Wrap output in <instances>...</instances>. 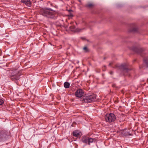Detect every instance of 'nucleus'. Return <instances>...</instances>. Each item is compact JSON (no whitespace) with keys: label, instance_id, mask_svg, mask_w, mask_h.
<instances>
[{"label":"nucleus","instance_id":"nucleus-21","mask_svg":"<svg viewBox=\"0 0 148 148\" xmlns=\"http://www.w3.org/2000/svg\"><path fill=\"white\" fill-rule=\"evenodd\" d=\"M82 38L83 40H84L85 39V38L84 37H82Z\"/></svg>","mask_w":148,"mask_h":148},{"label":"nucleus","instance_id":"nucleus-19","mask_svg":"<svg viewBox=\"0 0 148 148\" xmlns=\"http://www.w3.org/2000/svg\"><path fill=\"white\" fill-rule=\"evenodd\" d=\"M110 74H112L113 73L111 71L110 72Z\"/></svg>","mask_w":148,"mask_h":148},{"label":"nucleus","instance_id":"nucleus-13","mask_svg":"<svg viewBox=\"0 0 148 148\" xmlns=\"http://www.w3.org/2000/svg\"><path fill=\"white\" fill-rule=\"evenodd\" d=\"M70 84L67 82H65L64 83V86L66 88H68L69 87Z\"/></svg>","mask_w":148,"mask_h":148},{"label":"nucleus","instance_id":"nucleus-18","mask_svg":"<svg viewBox=\"0 0 148 148\" xmlns=\"http://www.w3.org/2000/svg\"><path fill=\"white\" fill-rule=\"evenodd\" d=\"M92 6H93V4H91V3L87 5V6L89 7H90Z\"/></svg>","mask_w":148,"mask_h":148},{"label":"nucleus","instance_id":"nucleus-10","mask_svg":"<svg viewBox=\"0 0 148 148\" xmlns=\"http://www.w3.org/2000/svg\"><path fill=\"white\" fill-rule=\"evenodd\" d=\"M133 48H132L134 51L138 53H140L143 50L141 48H140L139 47H132Z\"/></svg>","mask_w":148,"mask_h":148},{"label":"nucleus","instance_id":"nucleus-3","mask_svg":"<svg viewBox=\"0 0 148 148\" xmlns=\"http://www.w3.org/2000/svg\"><path fill=\"white\" fill-rule=\"evenodd\" d=\"M106 121L108 123H110L114 122L116 119V116L112 113L108 114L105 116Z\"/></svg>","mask_w":148,"mask_h":148},{"label":"nucleus","instance_id":"nucleus-16","mask_svg":"<svg viewBox=\"0 0 148 148\" xmlns=\"http://www.w3.org/2000/svg\"><path fill=\"white\" fill-rule=\"evenodd\" d=\"M144 62L145 63L147 67H148V59L145 60Z\"/></svg>","mask_w":148,"mask_h":148},{"label":"nucleus","instance_id":"nucleus-9","mask_svg":"<svg viewBox=\"0 0 148 148\" xmlns=\"http://www.w3.org/2000/svg\"><path fill=\"white\" fill-rule=\"evenodd\" d=\"M74 24H75V23L73 22H71L68 25L67 27L70 28L71 31L75 32L76 31V29Z\"/></svg>","mask_w":148,"mask_h":148},{"label":"nucleus","instance_id":"nucleus-23","mask_svg":"<svg viewBox=\"0 0 148 148\" xmlns=\"http://www.w3.org/2000/svg\"><path fill=\"white\" fill-rule=\"evenodd\" d=\"M71 11V10H69V12H70V11Z\"/></svg>","mask_w":148,"mask_h":148},{"label":"nucleus","instance_id":"nucleus-4","mask_svg":"<svg viewBox=\"0 0 148 148\" xmlns=\"http://www.w3.org/2000/svg\"><path fill=\"white\" fill-rule=\"evenodd\" d=\"M8 135V132L5 130L0 131V142L5 141Z\"/></svg>","mask_w":148,"mask_h":148},{"label":"nucleus","instance_id":"nucleus-7","mask_svg":"<svg viewBox=\"0 0 148 148\" xmlns=\"http://www.w3.org/2000/svg\"><path fill=\"white\" fill-rule=\"evenodd\" d=\"M84 94V92L81 89H79L77 90L75 92V95L76 97L80 98Z\"/></svg>","mask_w":148,"mask_h":148},{"label":"nucleus","instance_id":"nucleus-22","mask_svg":"<svg viewBox=\"0 0 148 148\" xmlns=\"http://www.w3.org/2000/svg\"><path fill=\"white\" fill-rule=\"evenodd\" d=\"M79 2H81V1L80 0H79Z\"/></svg>","mask_w":148,"mask_h":148},{"label":"nucleus","instance_id":"nucleus-15","mask_svg":"<svg viewBox=\"0 0 148 148\" xmlns=\"http://www.w3.org/2000/svg\"><path fill=\"white\" fill-rule=\"evenodd\" d=\"M137 29L135 26V25H134V27L132 29V31L133 32H136L137 31Z\"/></svg>","mask_w":148,"mask_h":148},{"label":"nucleus","instance_id":"nucleus-14","mask_svg":"<svg viewBox=\"0 0 148 148\" xmlns=\"http://www.w3.org/2000/svg\"><path fill=\"white\" fill-rule=\"evenodd\" d=\"M83 49L85 52H87L89 51V50L88 49V47H84Z\"/></svg>","mask_w":148,"mask_h":148},{"label":"nucleus","instance_id":"nucleus-20","mask_svg":"<svg viewBox=\"0 0 148 148\" xmlns=\"http://www.w3.org/2000/svg\"><path fill=\"white\" fill-rule=\"evenodd\" d=\"M70 16H72L73 15L72 14H70Z\"/></svg>","mask_w":148,"mask_h":148},{"label":"nucleus","instance_id":"nucleus-1","mask_svg":"<svg viewBox=\"0 0 148 148\" xmlns=\"http://www.w3.org/2000/svg\"><path fill=\"white\" fill-rule=\"evenodd\" d=\"M40 13L45 17L53 19H56L58 16L57 13L50 8L41 9Z\"/></svg>","mask_w":148,"mask_h":148},{"label":"nucleus","instance_id":"nucleus-8","mask_svg":"<svg viewBox=\"0 0 148 148\" xmlns=\"http://www.w3.org/2000/svg\"><path fill=\"white\" fill-rule=\"evenodd\" d=\"M120 68L123 70L124 73L127 72L130 70V69L127 68L126 65L125 64L121 65L120 66ZM124 75H127V74L125 73H124Z\"/></svg>","mask_w":148,"mask_h":148},{"label":"nucleus","instance_id":"nucleus-2","mask_svg":"<svg viewBox=\"0 0 148 148\" xmlns=\"http://www.w3.org/2000/svg\"><path fill=\"white\" fill-rule=\"evenodd\" d=\"M96 95L94 94L88 95L83 97L82 101L86 103H90L94 101L96 99Z\"/></svg>","mask_w":148,"mask_h":148},{"label":"nucleus","instance_id":"nucleus-17","mask_svg":"<svg viewBox=\"0 0 148 148\" xmlns=\"http://www.w3.org/2000/svg\"><path fill=\"white\" fill-rule=\"evenodd\" d=\"M4 101L3 100L0 99V105L3 104L4 103Z\"/></svg>","mask_w":148,"mask_h":148},{"label":"nucleus","instance_id":"nucleus-6","mask_svg":"<svg viewBox=\"0 0 148 148\" xmlns=\"http://www.w3.org/2000/svg\"><path fill=\"white\" fill-rule=\"evenodd\" d=\"M21 75V73L20 72L16 71L15 73L11 76V79L12 81L16 82L20 79L19 77Z\"/></svg>","mask_w":148,"mask_h":148},{"label":"nucleus","instance_id":"nucleus-12","mask_svg":"<svg viewBox=\"0 0 148 148\" xmlns=\"http://www.w3.org/2000/svg\"><path fill=\"white\" fill-rule=\"evenodd\" d=\"M73 135L74 136L78 137L79 135V132L78 130H75L73 132Z\"/></svg>","mask_w":148,"mask_h":148},{"label":"nucleus","instance_id":"nucleus-11","mask_svg":"<svg viewBox=\"0 0 148 148\" xmlns=\"http://www.w3.org/2000/svg\"><path fill=\"white\" fill-rule=\"evenodd\" d=\"M21 1L28 7H30L31 5V2L30 0H21Z\"/></svg>","mask_w":148,"mask_h":148},{"label":"nucleus","instance_id":"nucleus-5","mask_svg":"<svg viewBox=\"0 0 148 148\" xmlns=\"http://www.w3.org/2000/svg\"><path fill=\"white\" fill-rule=\"evenodd\" d=\"M81 140L84 143L88 144V145H90L91 143H92L93 142L94 139L84 136L82 137Z\"/></svg>","mask_w":148,"mask_h":148}]
</instances>
